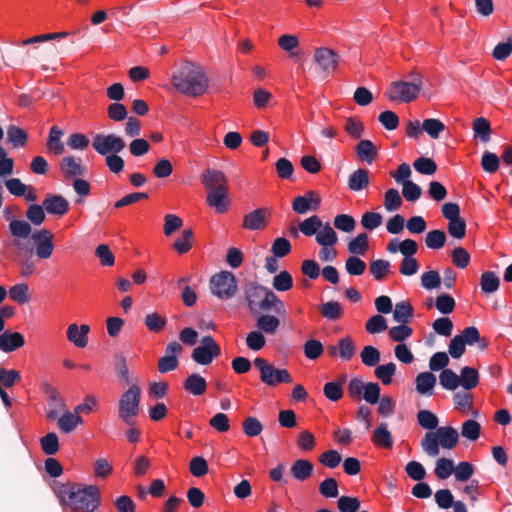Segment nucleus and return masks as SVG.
Returning <instances> with one entry per match:
<instances>
[{
	"mask_svg": "<svg viewBox=\"0 0 512 512\" xmlns=\"http://www.w3.org/2000/svg\"><path fill=\"white\" fill-rule=\"evenodd\" d=\"M59 497L76 512H95L101 504V493L96 485L68 482L60 487Z\"/></svg>",
	"mask_w": 512,
	"mask_h": 512,
	"instance_id": "f257e3e1",
	"label": "nucleus"
},
{
	"mask_svg": "<svg viewBox=\"0 0 512 512\" xmlns=\"http://www.w3.org/2000/svg\"><path fill=\"white\" fill-rule=\"evenodd\" d=\"M172 84L178 92L190 97L203 95L208 87L207 77L192 62H185L173 73Z\"/></svg>",
	"mask_w": 512,
	"mask_h": 512,
	"instance_id": "f03ea898",
	"label": "nucleus"
},
{
	"mask_svg": "<svg viewBox=\"0 0 512 512\" xmlns=\"http://www.w3.org/2000/svg\"><path fill=\"white\" fill-rule=\"evenodd\" d=\"M8 227L12 238L4 243L7 258L11 260L19 256H33L34 244L31 239L33 231L30 223L12 219Z\"/></svg>",
	"mask_w": 512,
	"mask_h": 512,
	"instance_id": "7ed1b4c3",
	"label": "nucleus"
},
{
	"mask_svg": "<svg viewBox=\"0 0 512 512\" xmlns=\"http://www.w3.org/2000/svg\"><path fill=\"white\" fill-rule=\"evenodd\" d=\"M459 441V434L452 426L438 427L435 432H427L421 441L423 450L432 457L439 454L441 446L444 449L454 448Z\"/></svg>",
	"mask_w": 512,
	"mask_h": 512,
	"instance_id": "20e7f679",
	"label": "nucleus"
},
{
	"mask_svg": "<svg viewBox=\"0 0 512 512\" xmlns=\"http://www.w3.org/2000/svg\"><path fill=\"white\" fill-rule=\"evenodd\" d=\"M141 401V389L138 384L132 383L123 392L118 402V417L128 426L135 424L134 418L138 416Z\"/></svg>",
	"mask_w": 512,
	"mask_h": 512,
	"instance_id": "39448f33",
	"label": "nucleus"
},
{
	"mask_svg": "<svg viewBox=\"0 0 512 512\" xmlns=\"http://www.w3.org/2000/svg\"><path fill=\"white\" fill-rule=\"evenodd\" d=\"M253 364L259 370L260 380L267 386L273 387L281 383L292 382L291 374L287 369L276 368L262 357H256Z\"/></svg>",
	"mask_w": 512,
	"mask_h": 512,
	"instance_id": "423d86ee",
	"label": "nucleus"
},
{
	"mask_svg": "<svg viewBox=\"0 0 512 512\" xmlns=\"http://www.w3.org/2000/svg\"><path fill=\"white\" fill-rule=\"evenodd\" d=\"M422 88V80L420 76L413 79L412 82L394 81L390 84L386 91L389 100L410 103L419 95Z\"/></svg>",
	"mask_w": 512,
	"mask_h": 512,
	"instance_id": "0eeeda50",
	"label": "nucleus"
},
{
	"mask_svg": "<svg viewBox=\"0 0 512 512\" xmlns=\"http://www.w3.org/2000/svg\"><path fill=\"white\" fill-rule=\"evenodd\" d=\"M210 291L220 300L233 298L237 291V280L230 271H220L210 279Z\"/></svg>",
	"mask_w": 512,
	"mask_h": 512,
	"instance_id": "6e6552de",
	"label": "nucleus"
},
{
	"mask_svg": "<svg viewBox=\"0 0 512 512\" xmlns=\"http://www.w3.org/2000/svg\"><path fill=\"white\" fill-rule=\"evenodd\" d=\"M221 348L211 335L203 336L200 344L192 351L191 358L200 365H209L212 361L219 357Z\"/></svg>",
	"mask_w": 512,
	"mask_h": 512,
	"instance_id": "1a4fd4ad",
	"label": "nucleus"
},
{
	"mask_svg": "<svg viewBox=\"0 0 512 512\" xmlns=\"http://www.w3.org/2000/svg\"><path fill=\"white\" fill-rule=\"evenodd\" d=\"M93 149L101 156L120 153L126 147L124 139L114 133L96 134L92 141Z\"/></svg>",
	"mask_w": 512,
	"mask_h": 512,
	"instance_id": "9d476101",
	"label": "nucleus"
},
{
	"mask_svg": "<svg viewBox=\"0 0 512 512\" xmlns=\"http://www.w3.org/2000/svg\"><path fill=\"white\" fill-rule=\"evenodd\" d=\"M31 239L34 243V251L39 259H48L54 250L53 233L48 229H40L33 232Z\"/></svg>",
	"mask_w": 512,
	"mask_h": 512,
	"instance_id": "9b49d317",
	"label": "nucleus"
},
{
	"mask_svg": "<svg viewBox=\"0 0 512 512\" xmlns=\"http://www.w3.org/2000/svg\"><path fill=\"white\" fill-rule=\"evenodd\" d=\"M265 290L266 287L256 282H250L245 286V300L247 301L249 310L253 316H257L261 312L260 305L264 297Z\"/></svg>",
	"mask_w": 512,
	"mask_h": 512,
	"instance_id": "f8f14e48",
	"label": "nucleus"
},
{
	"mask_svg": "<svg viewBox=\"0 0 512 512\" xmlns=\"http://www.w3.org/2000/svg\"><path fill=\"white\" fill-rule=\"evenodd\" d=\"M45 393L47 394L48 405L46 417L49 420H56L60 413L64 412L67 409L65 400L60 395V393L50 385L46 386Z\"/></svg>",
	"mask_w": 512,
	"mask_h": 512,
	"instance_id": "ddd939ff",
	"label": "nucleus"
},
{
	"mask_svg": "<svg viewBox=\"0 0 512 512\" xmlns=\"http://www.w3.org/2000/svg\"><path fill=\"white\" fill-rule=\"evenodd\" d=\"M321 198L314 191H308L304 195L297 196L292 202V209L297 214H306L308 211H316L320 207Z\"/></svg>",
	"mask_w": 512,
	"mask_h": 512,
	"instance_id": "4468645a",
	"label": "nucleus"
},
{
	"mask_svg": "<svg viewBox=\"0 0 512 512\" xmlns=\"http://www.w3.org/2000/svg\"><path fill=\"white\" fill-rule=\"evenodd\" d=\"M200 179L207 192L217 189H228L227 178L220 170L207 168L202 172Z\"/></svg>",
	"mask_w": 512,
	"mask_h": 512,
	"instance_id": "2eb2a0df",
	"label": "nucleus"
},
{
	"mask_svg": "<svg viewBox=\"0 0 512 512\" xmlns=\"http://www.w3.org/2000/svg\"><path fill=\"white\" fill-rule=\"evenodd\" d=\"M314 59L326 74H330L335 71L339 56L332 49L322 47L315 51Z\"/></svg>",
	"mask_w": 512,
	"mask_h": 512,
	"instance_id": "dca6fc26",
	"label": "nucleus"
},
{
	"mask_svg": "<svg viewBox=\"0 0 512 512\" xmlns=\"http://www.w3.org/2000/svg\"><path fill=\"white\" fill-rule=\"evenodd\" d=\"M269 214L267 208H257L243 217L242 227L250 231L262 230L266 227V218Z\"/></svg>",
	"mask_w": 512,
	"mask_h": 512,
	"instance_id": "f3484780",
	"label": "nucleus"
},
{
	"mask_svg": "<svg viewBox=\"0 0 512 512\" xmlns=\"http://www.w3.org/2000/svg\"><path fill=\"white\" fill-rule=\"evenodd\" d=\"M25 345L24 336L17 331L7 329L0 334V350L11 353Z\"/></svg>",
	"mask_w": 512,
	"mask_h": 512,
	"instance_id": "a211bd4d",
	"label": "nucleus"
},
{
	"mask_svg": "<svg viewBox=\"0 0 512 512\" xmlns=\"http://www.w3.org/2000/svg\"><path fill=\"white\" fill-rule=\"evenodd\" d=\"M60 170L65 179L81 177L86 173V168L82 165L81 159H77L71 155L62 158Z\"/></svg>",
	"mask_w": 512,
	"mask_h": 512,
	"instance_id": "6ab92c4d",
	"label": "nucleus"
},
{
	"mask_svg": "<svg viewBox=\"0 0 512 512\" xmlns=\"http://www.w3.org/2000/svg\"><path fill=\"white\" fill-rule=\"evenodd\" d=\"M43 207L48 214L63 216L69 210V202L62 195L49 194L43 201Z\"/></svg>",
	"mask_w": 512,
	"mask_h": 512,
	"instance_id": "aec40b11",
	"label": "nucleus"
},
{
	"mask_svg": "<svg viewBox=\"0 0 512 512\" xmlns=\"http://www.w3.org/2000/svg\"><path fill=\"white\" fill-rule=\"evenodd\" d=\"M90 327L87 324L78 326L76 323L70 324L67 329V338L76 347L84 348L88 344V333Z\"/></svg>",
	"mask_w": 512,
	"mask_h": 512,
	"instance_id": "412c9836",
	"label": "nucleus"
},
{
	"mask_svg": "<svg viewBox=\"0 0 512 512\" xmlns=\"http://www.w3.org/2000/svg\"><path fill=\"white\" fill-rule=\"evenodd\" d=\"M228 189H217L207 192L206 202L214 208L219 214H223L228 210Z\"/></svg>",
	"mask_w": 512,
	"mask_h": 512,
	"instance_id": "4be33fe9",
	"label": "nucleus"
},
{
	"mask_svg": "<svg viewBox=\"0 0 512 512\" xmlns=\"http://www.w3.org/2000/svg\"><path fill=\"white\" fill-rule=\"evenodd\" d=\"M63 414L58 416L57 426L62 433L69 434L73 432L78 425L82 424L83 418L80 415H76L74 412L65 410Z\"/></svg>",
	"mask_w": 512,
	"mask_h": 512,
	"instance_id": "5701e85b",
	"label": "nucleus"
},
{
	"mask_svg": "<svg viewBox=\"0 0 512 512\" xmlns=\"http://www.w3.org/2000/svg\"><path fill=\"white\" fill-rule=\"evenodd\" d=\"M436 376L432 372H422L416 377V390L419 394L430 397L434 394Z\"/></svg>",
	"mask_w": 512,
	"mask_h": 512,
	"instance_id": "b1692460",
	"label": "nucleus"
},
{
	"mask_svg": "<svg viewBox=\"0 0 512 512\" xmlns=\"http://www.w3.org/2000/svg\"><path fill=\"white\" fill-rule=\"evenodd\" d=\"M183 388L193 396H201L207 390V382L201 375L193 373L185 379Z\"/></svg>",
	"mask_w": 512,
	"mask_h": 512,
	"instance_id": "393cba45",
	"label": "nucleus"
},
{
	"mask_svg": "<svg viewBox=\"0 0 512 512\" xmlns=\"http://www.w3.org/2000/svg\"><path fill=\"white\" fill-rule=\"evenodd\" d=\"M255 317V326L262 333L273 335L276 333L277 329L280 326V320L274 315L262 314L260 312Z\"/></svg>",
	"mask_w": 512,
	"mask_h": 512,
	"instance_id": "a878e982",
	"label": "nucleus"
},
{
	"mask_svg": "<svg viewBox=\"0 0 512 512\" xmlns=\"http://www.w3.org/2000/svg\"><path fill=\"white\" fill-rule=\"evenodd\" d=\"M372 442L381 448L391 449L393 447V437L388 430L387 423H380L374 430L372 435Z\"/></svg>",
	"mask_w": 512,
	"mask_h": 512,
	"instance_id": "bb28decb",
	"label": "nucleus"
},
{
	"mask_svg": "<svg viewBox=\"0 0 512 512\" xmlns=\"http://www.w3.org/2000/svg\"><path fill=\"white\" fill-rule=\"evenodd\" d=\"M355 152L359 159L367 164H372L378 153L374 143L368 139L360 140L355 147Z\"/></svg>",
	"mask_w": 512,
	"mask_h": 512,
	"instance_id": "cd10ccee",
	"label": "nucleus"
},
{
	"mask_svg": "<svg viewBox=\"0 0 512 512\" xmlns=\"http://www.w3.org/2000/svg\"><path fill=\"white\" fill-rule=\"evenodd\" d=\"M63 135V130L59 129L57 126H52L50 128L46 143L47 149L50 153L54 155H61L64 153L65 146L61 140Z\"/></svg>",
	"mask_w": 512,
	"mask_h": 512,
	"instance_id": "c85d7f7f",
	"label": "nucleus"
},
{
	"mask_svg": "<svg viewBox=\"0 0 512 512\" xmlns=\"http://www.w3.org/2000/svg\"><path fill=\"white\" fill-rule=\"evenodd\" d=\"M260 309L261 312L273 309L274 312L277 314L285 313L284 302L281 299H279V297L272 290L267 288L265 290L264 297L261 301Z\"/></svg>",
	"mask_w": 512,
	"mask_h": 512,
	"instance_id": "c756f323",
	"label": "nucleus"
},
{
	"mask_svg": "<svg viewBox=\"0 0 512 512\" xmlns=\"http://www.w3.org/2000/svg\"><path fill=\"white\" fill-rule=\"evenodd\" d=\"M459 378V386L464 390H472L479 383V372L476 368L470 366H464L461 371Z\"/></svg>",
	"mask_w": 512,
	"mask_h": 512,
	"instance_id": "7c9ffc66",
	"label": "nucleus"
},
{
	"mask_svg": "<svg viewBox=\"0 0 512 512\" xmlns=\"http://www.w3.org/2000/svg\"><path fill=\"white\" fill-rule=\"evenodd\" d=\"M313 471V464L306 459H297L293 462L290 472L292 476L298 481H305L308 479Z\"/></svg>",
	"mask_w": 512,
	"mask_h": 512,
	"instance_id": "2f4dec72",
	"label": "nucleus"
},
{
	"mask_svg": "<svg viewBox=\"0 0 512 512\" xmlns=\"http://www.w3.org/2000/svg\"><path fill=\"white\" fill-rule=\"evenodd\" d=\"M369 184V172L366 169L359 168L350 174L348 179V188L351 191H361Z\"/></svg>",
	"mask_w": 512,
	"mask_h": 512,
	"instance_id": "473e14b6",
	"label": "nucleus"
},
{
	"mask_svg": "<svg viewBox=\"0 0 512 512\" xmlns=\"http://www.w3.org/2000/svg\"><path fill=\"white\" fill-rule=\"evenodd\" d=\"M114 369L120 381L126 384H132V378L130 377L127 360L123 353H116L114 355Z\"/></svg>",
	"mask_w": 512,
	"mask_h": 512,
	"instance_id": "72a5a7b5",
	"label": "nucleus"
},
{
	"mask_svg": "<svg viewBox=\"0 0 512 512\" xmlns=\"http://www.w3.org/2000/svg\"><path fill=\"white\" fill-rule=\"evenodd\" d=\"M316 241L322 247L333 246L337 243L338 237L331 225L326 223L325 225L322 224V227L318 230Z\"/></svg>",
	"mask_w": 512,
	"mask_h": 512,
	"instance_id": "f704fd0d",
	"label": "nucleus"
},
{
	"mask_svg": "<svg viewBox=\"0 0 512 512\" xmlns=\"http://www.w3.org/2000/svg\"><path fill=\"white\" fill-rule=\"evenodd\" d=\"M472 129L474 132V137L479 138L483 143H487L490 140L491 125L486 118H476L473 121Z\"/></svg>",
	"mask_w": 512,
	"mask_h": 512,
	"instance_id": "c9c22d12",
	"label": "nucleus"
},
{
	"mask_svg": "<svg viewBox=\"0 0 512 512\" xmlns=\"http://www.w3.org/2000/svg\"><path fill=\"white\" fill-rule=\"evenodd\" d=\"M7 139L13 147H23L28 142V134L24 129L16 125H10L7 128Z\"/></svg>",
	"mask_w": 512,
	"mask_h": 512,
	"instance_id": "e433bc0d",
	"label": "nucleus"
},
{
	"mask_svg": "<svg viewBox=\"0 0 512 512\" xmlns=\"http://www.w3.org/2000/svg\"><path fill=\"white\" fill-rule=\"evenodd\" d=\"M320 312L328 321H337L343 316V309L337 301H328L321 304Z\"/></svg>",
	"mask_w": 512,
	"mask_h": 512,
	"instance_id": "4c0bfd02",
	"label": "nucleus"
},
{
	"mask_svg": "<svg viewBox=\"0 0 512 512\" xmlns=\"http://www.w3.org/2000/svg\"><path fill=\"white\" fill-rule=\"evenodd\" d=\"M41 450L45 455L52 456L59 451V438L55 432H49L40 438Z\"/></svg>",
	"mask_w": 512,
	"mask_h": 512,
	"instance_id": "58836bf2",
	"label": "nucleus"
},
{
	"mask_svg": "<svg viewBox=\"0 0 512 512\" xmlns=\"http://www.w3.org/2000/svg\"><path fill=\"white\" fill-rule=\"evenodd\" d=\"M500 285L499 277L492 271H486L481 275L480 286L485 294H491L498 290Z\"/></svg>",
	"mask_w": 512,
	"mask_h": 512,
	"instance_id": "ea45409f",
	"label": "nucleus"
},
{
	"mask_svg": "<svg viewBox=\"0 0 512 512\" xmlns=\"http://www.w3.org/2000/svg\"><path fill=\"white\" fill-rule=\"evenodd\" d=\"M8 293L10 299L20 305L26 304L30 300L29 287L26 283L11 286Z\"/></svg>",
	"mask_w": 512,
	"mask_h": 512,
	"instance_id": "a19ab883",
	"label": "nucleus"
},
{
	"mask_svg": "<svg viewBox=\"0 0 512 512\" xmlns=\"http://www.w3.org/2000/svg\"><path fill=\"white\" fill-rule=\"evenodd\" d=\"M413 307L406 301L396 303L393 310V319L396 322L406 324L413 317Z\"/></svg>",
	"mask_w": 512,
	"mask_h": 512,
	"instance_id": "79ce46f5",
	"label": "nucleus"
},
{
	"mask_svg": "<svg viewBox=\"0 0 512 512\" xmlns=\"http://www.w3.org/2000/svg\"><path fill=\"white\" fill-rule=\"evenodd\" d=\"M272 286L278 292H286L293 287V278L287 270H282L274 276Z\"/></svg>",
	"mask_w": 512,
	"mask_h": 512,
	"instance_id": "37998d69",
	"label": "nucleus"
},
{
	"mask_svg": "<svg viewBox=\"0 0 512 512\" xmlns=\"http://www.w3.org/2000/svg\"><path fill=\"white\" fill-rule=\"evenodd\" d=\"M446 242V234L443 230L435 229L426 234L425 244L429 249H441Z\"/></svg>",
	"mask_w": 512,
	"mask_h": 512,
	"instance_id": "c03bdc74",
	"label": "nucleus"
},
{
	"mask_svg": "<svg viewBox=\"0 0 512 512\" xmlns=\"http://www.w3.org/2000/svg\"><path fill=\"white\" fill-rule=\"evenodd\" d=\"M439 383L443 389L454 391L459 387V378L452 369H444L439 375Z\"/></svg>",
	"mask_w": 512,
	"mask_h": 512,
	"instance_id": "a18cd8bd",
	"label": "nucleus"
},
{
	"mask_svg": "<svg viewBox=\"0 0 512 512\" xmlns=\"http://www.w3.org/2000/svg\"><path fill=\"white\" fill-rule=\"evenodd\" d=\"M368 249V235L360 233L348 243V251L353 255H364Z\"/></svg>",
	"mask_w": 512,
	"mask_h": 512,
	"instance_id": "49530a36",
	"label": "nucleus"
},
{
	"mask_svg": "<svg viewBox=\"0 0 512 512\" xmlns=\"http://www.w3.org/2000/svg\"><path fill=\"white\" fill-rule=\"evenodd\" d=\"M144 324L147 329L151 332L157 333L162 331L166 324L167 320L165 317L161 316L157 312L149 313L144 318Z\"/></svg>",
	"mask_w": 512,
	"mask_h": 512,
	"instance_id": "de8ad7c7",
	"label": "nucleus"
},
{
	"mask_svg": "<svg viewBox=\"0 0 512 512\" xmlns=\"http://www.w3.org/2000/svg\"><path fill=\"white\" fill-rule=\"evenodd\" d=\"M396 372V365L393 362L378 365L375 368V376L384 384L389 385L392 382V378Z\"/></svg>",
	"mask_w": 512,
	"mask_h": 512,
	"instance_id": "09e8293b",
	"label": "nucleus"
},
{
	"mask_svg": "<svg viewBox=\"0 0 512 512\" xmlns=\"http://www.w3.org/2000/svg\"><path fill=\"white\" fill-rule=\"evenodd\" d=\"M455 306V300L450 294L442 293L435 298V307L441 314L448 315L452 313Z\"/></svg>",
	"mask_w": 512,
	"mask_h": 512,
	"instance_id": "8fccbe9b",
	"label": "nucleus"
},
{
	"mask_svg": "<svg viewBox=\"0 0 512 512\" xmlns=\"http://www.w3.org/2000/svg\"><path fill=\"white\" fill-rule=\"evenodd\" d=\"M303 352L307 359L316 360L323 354L324 346L317 339H309L303 345Z\"/></svg>",
	"mask_w": 512,
	"mask_h": 512,
	"instance_id": "3c124183",
	"label": "nucleus"
},
{
	"mask_svg": "<svg viewBox=\"0 0 512 512\" xmlns=\"http://www.w3.org/2000/svg\"><path fill=\"white\" fill-rule=\"evenodd\" d=\"M321 227H322V220L317 215H313L309 218H306L299 224V230L305 236L316 235L318 230Z\"/></svg>",
	"mask_w": 512,
	"mask_h": 512,
	"instance_id": "603ef678",
	"label": "nucleus"
},
{
	"mask_svg": "<svg viewBox=\"0 0 512 512\" xmlns=\"http://www.w3.org/2000/svg\"><path fill=\"white\" fill-rule=\"evenodd\" d=\"M422 129L433 139H438L440 134L445 130L442 121L435 118L425 119L422 123Z\"/></svg>",
	"mask_w": 512,
	"mask_h": 512,
	"instance_id": "864d4df0",
	"label": "nucleus"
},
{
	"mask_svg": "<svg viewBox=\"0 0 512 512\" xmlns=\"http://www.w3.org/2000/svg\"><path fill=\"white\" fill-rule=\"evenodd\" d=\"M361 361L368 367L376 366L380 361V351L371 345L365 346L360 353Z\"/></svg>",
	"mask_w": 512,
	"mask_h": 512,
	"instance_id": "5fc2aeb1",
	"label": "nucleus"
},
{
	"mask_svg": "<svg viewBox=\"0 0 512 512\" xmlns=\"http://www.w3.org/2000/svg\"><path fill=\"white\" fill-rule=\"evenodd\" d=\"M346 272L351 276H360L366 270V263L356 255L347 258L345 262Z\"/></svg>",
	"mask_w": 512,
	"mask_h": 512,
	"instance_id": "6e6d98bb",
	"label": "nucleus"
},
{
	"mask_svg": "<svg viewBox=\"0 0 512 512\" xmlns=\"http://www.w3.org/2000/svg\"><path fill=\"white\" fill-rule=\"evenodd\" d=\"M480 432L481 425L473 419H468L462 424L461 435L470 441H476L480 436Z\"/></svg>",
	"mask_w": 512,
	"mask_h": 512,
	"instance_id": "4d7b16f0",
	"label": "nucleus"
},
{
	"mask_svg": "<svg viewBox=\"0 0 512 512\" xmlns=\"http://www.w3.org/2000/svg\"><path fill=\"white\" fill-rule=\"evenodd\" d=\"M417 421L424 429L434 430L438 428V417L429 410H420L417 414Z\"/></svg>",
	"mask_w": 512,
	"mask_h": 512,
	"instance_id": "13d9d810",
	"label": "nucleus"
},
{
	"mask_svg": "<svg viewBox=\"0 0 512 512\" xmlns=\"http://www.w3.org/2000/svg\"><path fill=\"white\" fill-rule=\"evenodd\" d=\"M414 169L423 175H433L437 170L435 161L428 157H419L413 163Z\"/></svg>",
	"mask_w": 512,
	"mask_h": 512,
	"instance_id": "bf43d9fd",
	"label": "nucleus"
},
{
	"mask_svg": "<svg viewBox=\"0 0 512 512\" xmlns=\"http://www.w3.org/2000/svg\"><path fill=\"white\" fill-rule=\"evenodd\" d=\"M323 394L332 402L339 401L344 394L342 383L335 381L327 382L323 387Z\"/></svg>",
	"mask_w": 512,
	"mask_h": 512,
	"instance_id": "052dcab7",
	"label": "nucleus"
},
{
	"mask_svg": "<svg viewBox=\"0 0 512 512\" xmlns=\"http://www.w3.org/2000/svg\"><path fill=\"white\" fill-rule=\"evenodd\" d=\"M402 205V198L400 193L395 188H390L384 195V206L387 211L393 212L400 208Z\"/></svg>",
	"mask_w": 512,
	"mask_h": 512,
	"instance_id": "680f3d73",
	"label": "nucleus"
},
{
	"mask_svg": "<svg viewBox=\"0 0 512 512\" xmlns=\"http://www.w3.org/2000/svg\"><path fill=\"white\" fill-rule=\"evenodd\" d=\"M387 321L381 314L373 315L366 322V331L370 334H378L387 329Z\"/></svg>",
	"mask_w": 512,
	"mask_h": 512,
	"instance_id": "e2e57ef3",
	"label": "nucleus"
},
{
	"mask_svg": "<svg viewBox=\"0 0 512 512\" xmlns=\"http://www.w3.org/2000/svg\"><path fill=\"white\" fill-rule=\"evenodd\" d=\"M333 224L336 229L350 233L355 229L356 221L349 214H338L335 216Z\"/></svg>",
	"mask_w": 512,
	"mask_h": 512,
	"instance_id": "0e129e2a",
	"label": "nucleus"
},
{
	"mask_svg": "<svg viewBox=\"0 0 512 512\" xmlns=\"http://www.w3.org/2000/svg\"><path fill=\"white\" fill-rule=\"evenodd\" d=\"M481 166L485 172L490 174L495 173L500 166L499 157L493 152L485 151L482 154Z\"/></svg>",
	"mask_w": 512,
	"mask_h": 512,
	"instance_id": "69168bd1",
	"label": "nucleus"
},
{
	"mask_svg": "<svg viewBox=\"0 0 512 512\" xmlns=\"http://www.w3.org/2000/svg\"><path fill=\"white\" fill-rule=\"evenodd\" d=\"M402 186V195L407 201L415 202L420 198L422 189L418 184L411 180H406Z\"/></svg>",
	"mask_w": 512,
	"mask_h": 512,
	"instance_id": "338daca9",
	"label": "nucleus"
},
{
	"mask_svg": "<svg viewBox=\"0 0 512 512\" xmlns=\"http://www.w3.org/2000/svg\"><path fill=\"white\" fill-rule=\"evenodd\" d=\"M340 512H357L361 506V502L357 497L340 496L337 501Z\"/></svg>",
	"mask_w": 512,
	"mask_h": 512,
	"instance_id": "774afa93",
	"label": "nucleus"
}]
</instances>
